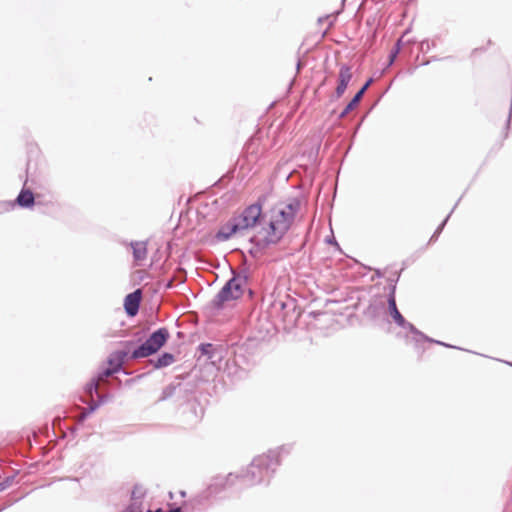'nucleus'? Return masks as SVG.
Here are the masks:
<instances>
[{"label": "nucleus", "instance_id": "obj_1", "mask_svg": "<svg viewBox=\"0 0 512 512\" xmlns=\"http://www.w3.org/2000/svg\"><path fill=\"white\" fill-rule=\"evenodd\" d=\"M299 208V200L293 199L289 203H278L265 212L262 217V226L255 235L256 242L267 245L280 241L290 229Z\"/></svg>", "mask_w": 512, "mask_h": 512}, {"label": "nucleus", "instance_id": "obj_16", "mask_svg": "<svg viewBox=\"0 0 512 512\" xmlns=\"http://www.w3.org/2000/svg\"><path fill=\"white\" fill-rule=\"evenodd\" d=\"M484 50V47H478L473 50V54H478L480 51Z\"/></svg>", "mask_w": 512, "mask_h": 512}, {"label": "nucleus", "instance_id": "obj_17", "mask_svg": "<svg viewBox=\"0 0 512 512\" xmlns=\"http://www.w3.org/2000/svg\"><path fill=\"white\" fill-rule=\"evenodd\" d=\"M372 80H368L365 85L362 87L363 89L367 90V88L369 87V85L371 84Z\"/></svg>", "mask_w": 512, "mask_h": 512}, {"label": "nucleus", "instance_id": "obj_4", "mask_svg": "<svg viewBox=\"0 0 512 512\" xmlns=\"http://www.w3.org/2000/svg\"><path fill=\"white\" fill-rule=\"evenodd\" d=\"M169 338V332L166 328H160L155 331L140 347L132 353V358H145L156 353Z\"/></svg>", "mask_w": 512, "mask_h": 512}, {"label": "nucleus", "instance_id": "obj_9", "mask_svg": "<svg viewBox=\"0 0 512 512\" xmlns=\"http://www.w3.org/2000/svg\"><path fill=\"white\" fill-rule=\"evenodd\" d=\"M16 203L21 207H31L34 204V195L32 191L23 189L16 198Z\"/></svg>", "mask_w": 512, "mask_h": 512}, {"label": "nucleus", "instance_id": "obj_3", "mask_svg": "<svg viewBox=\"0 0 512 512\" xmlns=\"http://www.w3.org/2000/svg\"><path fill=\"white\" fill-rule=\"evenodd\" d=\"M245 280L241 277H233L220 290L213 300V306L222 308L225 304L239 299L244 293Z\"/></svg>", "mask_w": 512, "mask_h": 512}, {"label": "nucleus", "instance_id": "obj_8", "mask_svg": "<svg viewBox=\"0 0 512 512\" xmlns=\"http://www.w3.org/2000/svg\"><path fill=\"white\" fill-rule=\"evenodd\" d=\"M388 304H389L390 314H391L392 318L394 319V321L399 326L405 327L406 325H408V326L412 327V325L407 323L406 320L404 319V317L399 312V310L397 308V305H396V300H395L394 296H391L389 298Z\"/></svg>", "mask_w": 512, "mask_h": 512}, {"label": "nucleus", "instance_id": "obj_11", "mask_svg": "<svg viewBox=\"0 0 512 512\" xmlns=\"http://www.w3.org/2000/svg\"><path fill=\"white\" fill-rule=\"evenodd\" d=\"M174 362V356L170 353H164L161 357L158 358L156 367H165Z\"/></svg>", "mask_w": 512, "mask_h": 512}, {"label": "nucleus", "instance_id": "obj_13", "mask_svg": "<svg viewBox=\"0 0 512 512\" xmlns=\"http://www.w3.org/2000/svg\"><path fill=\"white\" fill-rule=\"evenodd\" d=\"M116 370L115 369H107L103 372L102 376L100 379H103L104 377H109L111 376Z\"/></svg>", "mask_w": 512, "mask_h": 512}, {"label": "nucleus", "instance_id": "obj_19", "mask_svg": "<svg viewBox=\"0 0 512 512\" xmlns=\"http://www.w3.org/2000/svg\"><path fill=\"white\" fill-rule=\"evenodd\" d=\"M492 44V41L491 40H487V45H491Z\"/></svg>", "mask_w": 512, "mask_h": 512}, {"label": "nucleus", "instance_id": "obj_18", "mask_svg": "<svg viewBox=\"0 0 512 512\" xmlns=\"http://www.w3.org/2000/svg\"><path fill=\"white\" fill-rule=\"evenodd\" d=\"M92 386H93V388H94L95 390H97V388H98V383H94V384H92Z\"/></svg>", "mask_w": 512, "mask_h": 512}, {"label": "nucleus", "instance_id": "obj_5", "mask_svg": "<svg viewBox=\"0 0 512 512\" xmlns=\"http://www.w3.org/2000/svg\"><path fill=\"white\" fill-rule=\"evenodd\" d=\"M141 300H142L141 289H137L125 297L124 309L128 316L134 317L138 313Z\"/></svg>", "mask_w": 512, "mask_h": 512}, {"label": "nucleus", "instance_id": "obj_10", "mask_svg": "<svg viewBox=\"0 0 512 512\" xmlns=\"http://www.w3.org/2000/svg\"><path fill=\"white\" fill-rule=\"evenodd\" d=\"M132 248H133L134 259L137 262H140V261H142V260H144L146 258L147 248H146L145 243L137 242V243L132 245Z\"/></svg>", "mask_w": 512, "mask_h": 512}, {"label": "nucleus", "instance_id": "obj_14", "mask_svg": "<svg viewBox=\"0 0 512 512\" xmlns=\"http://www.w3.org/2000/svg\"><path fill=\"white\" fill-rule=\"evenodd\" d=\"M258 467L255 465V464H252L249 468V472L251 474H255V469H257Z\"/></svg>", "mask_w": 512, "mask_h": 512}, {"label": "nucleus", "instance_id": "obj_6", "mask_svg": "<svg viewBox=\"0 0 512 512\" xmlns=\"http://www.w3.org/2000/svg\"><path fill=\"white\" fill-rule=\"evenodd\" d=\"M352 78L351 68L347 65H341L338 73L337 87L335 94L337 98H340L347 89V86Z\"/></svg>", "mask_w": 512, "mask_h": 512}, {"label": "nucleus", "instance_id": "obj_7", "mask_svg": "<svg viewBox=\"0 0 512 512\" xmlns=\"http://www.w3.org/2000/svg\"><path fill=\"white\" fill-rule=\"evenodd\" d=\"M262 142L260 137L254 136L251 137L245 145V153L247 157H251L252 159H257L261 153Z\"/></svg>", "mask_w": 512, "mask_h": 512}, {"label": "nucleus", "instance_id": "obj_12", "mask_svg": "<svg viewBox=\"0 0 512 512\" xmlns=\"http://www.w3.org/2000/svg\"><path fill=\"white\" fill-rule=\"evenodd\" d=\"M360 98H359V95H355L353 97V99L348 103V105L345 107V109L343 110V112L341 113V117H344L345 115H347L350 111H352L357 105L358 103L360 102Z\"/></svg>", "mask_w": 512, "mask_h": 512}, {"label": "nucleus", "instance_id": "obj_2", "mask_svg": "<svg viewBox=\"0 0 512 512\" xmlns=\"http://www.w3.org/2000/svg\"><path fill=\"white\" fill-rule=\"evenodd\" d=\"M263 214L260 204L255 203L248 206L241 214L233 217L220 228L217 238L227 240L243 230L254 227L256 224H259V228H261Z\"/></svg>", "mask_w": 512, "mask_h": 512}, {"label": "nucleus", "instance_id": "obj_15", "mask_svg": "<svg viewBox=\"0 0 512 512\" xmlns=\"http://www.w3.org/2000/svg\"><path fill=\"white\" fill-rule=\"evenodd\" d=\"M365 89L361 88L357 93L356 95H359V98L361 99L363 97V94L365 93Z\"/></svg>", "mask_w": 512, "mask_h": 512}]
</instances>
